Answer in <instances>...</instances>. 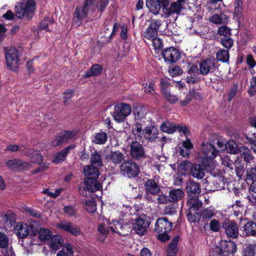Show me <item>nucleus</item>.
<instances>
[{"label": "nucleus", "mask_w": 256, "mask_h": 256, "mask_svg": "<svg viewBox=\"0 0 256 256\" xmlns=\"http://www.w3.org/2000/svg\"><path fill=\"white\" fill-rule=\"evenodd\" d=\"M172 224L166 218H158L156 223L154 231L159 234L158 239L162 242L168 240L170 236L168 233L172 230Z\"/></svg>", "instance_id": "f257e3e1"}, {"label": "nucleus", "mask_w": 256, "mask_h": 256, "mask_svg": "<svg viewBox=\"0 0 256 256\" xmlns=\"http://www.w3.org/2000/svg\"><path fill=\"white\" fill-rule=\"evenodd\" d=\"M218 150L210 143L202 144V164L204 168L210 167L212 165L214 159L217 156Z\"/></svg>", "instance_id": "f03ea898"}, {"label": "nucleus", "mask_w": 256, "mask_h": 256, "mask_svg": "<svg viewBox=\"0 0 256 256\" xmlns=\"http://www.w3.org/2000/svg\"><path fill=\"white\" fill-rule=\"evenodd\" d=\"M16 15L19 18L26 17L30 18L34 15L36 8L34 0H28L26 4L18 2L16 6Z\"/></svg>", "instance_id": "7ed1b4c3"}, {"label": "nucleus", "mask_w": 256, "mask_h": 256, "mask_svg": "<svg viewBox=\"0 0 256 256\" xmlns=\"http://www.w3.org/2000/svg\"><path fill=\"white\" fill-rule=\"evenodd\" d=\"M96 0H85L82 6L76 8L74 17L80 21L86 18L88 14H92L96 8Z\"/></svg>", "instance_id": "20e7f679"}, {"label": "nucleus", "mask_w": 256, "mask_h": 256, "mask_svg": "<svg viewBox=\"0 0 256 256\" xmlns=\"http://www.w3.org/2000/svg\"><path fill=\"white\" fill-rule=\"evenodd\" d=\"M132 112L131 106L126 103H120L116 105L112 116L115 121L118 122H124L126 118Z\"/></svg>", "instance_id": "39448f33"}, {"label": "nucleus", "mask_w": 256, "mask_h": 256, "mask_svg": "<svg viewBox=\"0 0 256 256\" xmlns=\"http://www.w3.org/2000/svg\"><path fill=\"white\" fill-rule=\"evenodd\" d=\"M4 50L8 67L12 70H16L19 62L17 49L14 47L8 46Z\"/></svg>", "instance_id": "423d86ee"}, {"label": "nucleus", "mask_w": 256, "mask_h": 256, "mask_svg": "<svg viewBox=\"0 0 256 256\" xmlns=\"http://www.w3.org/2000/svg\"><path fill=\"white\" fill-rule=\"evenodd\" d=\"M237 250L236 244L231 240L222 241L220 246L216 248V256H230Z\"/></svg>", "instance_id": "0eeeda50"}, {"label": "nucleus", "mask_w": 256, "mask_h": 256, "mask_svg": "<svg viewBox=\"0 0 256 256\" xmlns=\"http://www.w3.org/2000/svg\"><path fill=\"white\" fill-rule=\"evenodd\" d=\"M110 228L112 232L126 236L132 231V224L130 222L114 220L110 223Z\"/></svg>", "instance_id": "6e6552de"}, {"label": "nucleus", "mask_w": 256, "mask_h": 256, "mask_svg": "<svg viewBox=\"0 0 256 256\" xmlns=\"http://www.w3.org/2000/svg\"><path fill=\"white\" fill-rule=\"evenodd\" d=\"M101 188V184L96 179L85 178L82 186L79 188V193L80 195L88 196L86 192H94L98 190Z\"/></svg>", "instance_id": "1a4fd4ad"}, {"label": "nucleus", "mask_w": 256, "mask_h": 256, "mask_svg": "<svg viewBox=\"0 0 256 256\" xmlns=\"http://www.w3.org/2000/svg\"><path fill=\"white\" fill-rule=\"evenodd\" d=\"M150 224L148 217H138L132 224V230L139 236H144L147 232V228Z\"/></svg>", "instance_id": "9d476101"}, {"label": "nucleus", "mask_w": 256, "mask_h": 256, "mask_svg": "<svg viewBox=\"0 0 256 256\" xmlns=\"http://www.w3.org/2000/svg\"><path fill=\"white\" fill-rule=\"evenodd\" d=\"M198 66L200 74L202 75L213 73L216 69V60L214 58L201 60L198 62Z\"/></svg>", "instance_id": "9b49d317"}, {"label": "nucleus", "mask_w": 256, "mask_h": 256, "mask_svg": "<svg viewBox=\"0 0 256 256\" xmlns=\"http://www.w3.org/2000/svg\"><path fill=\"white\" fill-rule=\"evenodd\" d=\"M139 171V168L135 162L132 160H126L123 162L120 167V172L129 178L136 176Z\"/></svg>", "instance_id": "f8f14e48"}, {"label": "nucleus", "mask_w": 256, "mask_h": 256, "mask_svg": "<svg viewBox=\"0 0 256 256\" xmlns=\"http://www.w3.org/2000/svg\"><path fill=\"white\" fill-rule=\"evenodd\" d=\"M186 0H178L172 2L169 6L164 8L163 15L164 18H168L174 14L180 15L184 9V4Z\"/></svg>", "instance_id": "ddd939ff"}, {"label": "nucleus", "mask_w": 256, "mask_h": 256, "mask_svg": "<svg viewBox=\"0 0 256 256\" xmlns=\"http://www.w3.org/2000/svg\"><path fill=\"white\" fill-rule=\"evenodd\" d=\"M150 24L144 32V36L151 40L158 36V30L162 25V22L160 20L152 19L150 20Z\"/></svg>", "instance_id": "4468645a"}, {"label": "nucleus", "mask_w": 256, "mask_h": 256, "mask_svg": "<svg viewBox=\"0 0 256 256\" xmlns=\"http://www.w3.org/2000/svg\"><path fill=\"white\" fill-rule=\"evenodd\" d=\"M77 134L76 130L64 131L56 136L54 139L51 142V144L54 146H58L62 143L74 138Z\"/></svg>", "instance_id": "2eb2a0df"}, {"label": "nucleus", "mask_w": 256, "mask_h": 256, "mask_svg": "<svg viewBox=\"0 0 256 256\" xmlns=\"http://www.w3.org/2000/svg\"><path fill=\"white\" fill-rule=\"evenodd\" d=\"M168 0H146V6L149 10L154 14H158L161 8L164 11V8L168 6Z\"/></svg>", "instance_id": "dca6fc26"}, {"label": "nucleus", "mask_w": 256, "mask_h": 256, "mask_svg": "<svg viewBox=\"0 0 256 256\" xmlns=\"http://www.w3.org/2000/svg\"><path fill=\"white\" fill-rule=\"evenodd\" d=\"M224 230V232L227 236L236 238L238 235V224L234 221L228 220H225L222 226Z\"/></svg>", "instance_id": "f3484780"}, {"label": "nucleus", "mask_w": 256, "mask_h": 256, "mask_svg": "<svg viewBox=\"0 0 256 256\" xmlns=\"http://www.w3.org/2000/svg\"><path fill=\"white\" fill-rule=\"evenodd\" d=\"M130 154L134 160L144 157L145 152L142 144L136 140L132 141L130 145Z\"/></svg>", "instance_id": "a211bd4d"}, {"label": "nucleus", "mask_w": 256, "mask_h": 256, "mask_svg": "<svg viewBox=\"0 0 256 256\" xmlns=\"http://www.w3.org/2000/svg\"><path fill=\"white\" fill-rule=\"evenodd\" d=\"M164 61L168 64L176 62L180 58L179 51L174 47L164 49L162 52Z\"/></svg>", "instance_id": "6ab92c4d"}, {"label": "nucleus", "mask_w": 256, "mask_h": 256, "mask_svg": "<svg viewBox=\"0 0 256 256\" xmlns=\"http://www.w3.org/2000/svg\"><path fill=\"white\" fill-rule=\"evenodd\" d=\"M57 227L74 236H78L81 233L80 229L78 226L69 222L62 221L57 224Z\"/></svg>", "instance_id": "aec40b11"}, {"label": "nucleus", "mask_w": 256, "mask_h": 256, "mask_svg": "<svg viewBox=\"0 0 256 256\" xmlns=\"http://www.w3.org/2000/svg\"><path fill=\"white\" fill-rule=\"evenodd\" d=\"M6 166L10 170H23L28 168L30 164L28 162L22 161L18 159L8 160L6 162Z\"/></svg>", "instance_id": "412c9836"}, {"label": "nucleus", "mask_w": 256, "mask_h": 256, "mask_svg": "<svg viewBox=\"0 0 256 256\" xmlns=\"http://www.w3.org/2000/svg\"><path fill=\"white\" fill-rule=\"evenodd\" d=\"M110 224L106 219L104 218H100L99 224L98 228V230L100 234L102 235V238L100 240L104 241L106 238L110 230Z\"/></svg>", "instance_id": "4be33fe9"}, {"label": "nucleus", "mask_w": 256, "mask_h": 256, "mask_svg": "<svg viewBox=\"0 0 256 256\" xmlns=\"http://www.w3.org/2000/svg\"><path fill=\"white\" fill-rule=\"evenodd\" d=\"M209 20L210 22L216 25L226 24L230 20V17L224 12H220L219 14H214L210 18Z\"/></svg>", "instance_id": "5701e85b"}, {"label": "nucleus", "mask_w": 256, "mask_h": 256, "mask_svg": "<svg viewBox=\"0 0 256 256\" xmlns=\"http://www.w3.org/2000/svg\"><path fill=\"white\" fill-rule=\"evenodd\" d=\"M75 148V145L71 144L64 148L60 152H57L54 156L52 162L56 164L61 162L66 159L67 154L69 153L70 150H73Z\"/></svg>", "instance_id": "b1692460"}, {"label": "nucleus", "mask_w": 256, "mask_h": 256, "mask_svg": "<svg viewBox=\"0 0 256 256\" xmlns=\"http://www.w3.org/2000/svg\"><path fill=\"white\" fill-rule=\"evenodd\" d=\"M198 74L200 70L198 66L196 65H192L188 71L186 81L188 84H194L199 80Z\"/></svg>", "instance_id": "393cba45"}, {"label": "nucleus", "mask_w": 256, "mask_h": 256, "mask_svg": "<svg viewBox=\"0 0 256 256\" xmlns=\"http://www.w3.org/2000/svg\"><path fill=\"white\" fill-rule=\"evenodd\" d=\"M14 229L18 237L20 238H25L30 234V230L27 224L24 222L18 223Z\"/></svg>", "instance_id": "a878e982"}, {"label": "nucleus", "mask_w": 256, "mask_h": 256, "mask_svg": "<svg viewBox=\"0 0 256 256\" xmlns=\"http://www.w3.org/2000/svg\"><path fill=\"white\" fill-rule=\"evenodd\" d=\"M108 162H111L114 164H120L123 160L125 156L124 154L120 151L112 152L106 156Z\"/></svg>", "instance_id": "bb28decb"}, {"label": "nucleus", "mask_w": 256, "mask_h": 256, "mask_svg": "<svg viewBox=\"0 0 256 256\" xmlns=\"http://www.w3.org/2000/svg\"><path fill=\"white\" fill-rule=\"evenodd\" d=\"M84 173L86 178L96 179L100 175L98 168L95 166H86L84 168Z\"/></svg>", "instance_id": "cd10ccee"}, {"label": "nucleus", "mask_w": 256, "mask_h": 256, "mask_svg": "<svg viewBox=\"0 0 256 256\" xmlns=\"http://www.w3.org/2000/svg\"><path fill=\"white\" fill-rule=\"evenodd\" d=\"M158 130L151 125L144 128V137L146 140L152 142L158 138Z\"/></svg>", "instance_id": "c85d7f7f"}, {"label": "nucleus", "mask_w": 256, "mask_h": 256, "mask_svg": "<svg viewBox=\"0 0 256 256\" xmlns=\"http://www.w3.org/2000/svg\"><path fill=\"white\" fill-rule=\"evenodd\" d=\"M144 186L146 192L150 194H156L160 192V186L153 179L146 180L145 182Z\"/></svg>", "instance_id": "c756f323"}, {"label": "nucleus", "mask_w": 256, "mask_h": 256, "mask_svg": "<svg viewBox=\"0 0 256 256\" xmlns=\"http://www.w3.org/2000/svg\"><path fill=\"white\" fill-rule=\"evenodd\" d=\"M188 194L190 196H197L200 192L199 184L193 180L190 181L186 187Z\"/></svg>", "instance_id": "7c9ffc66"}, {"label": "nucleus", "mask_w": 256, "mask_h": 256, "mask_svg": "<svg viewBox=\"0 0 256 256\" xmlns=\"http://www.w3.org/2000/svg\"><path fill=\"white\" fill-rule=\"evenodd\" d=\"M190 176L200 180L204 176V169L200 164H194Z\"/></svg>", "instance_id": "2f4dec72"}, {"label": "nucleus", "mask_w": 256, "mask_h": 256, "mask_svg": "<svg viewBox=\"0 0 256 256\" xmlns=\"http://www.w3.org/2000/svg\"><path fill=\"white\" fill-rule=\"evenodd\" d=\"M25 154L30 158L32 162L40 164L43 161L42 156L38 150H28Z\"/></svg>", "instance_id": "473e14b6"}, {"label": "nucleus", "mask_w": 256, "mask_h": 256, "mask_svg": "<svg viewBox=\"0 0 256 256\" xmlns=\"http://www.w3.org/2000/svg\"><path fill=\"white\" fill-rule=\"evenodd\" d=\"M188 210L198 211L202 206V202L197 196H191L187 202Z\"/></svg>", "instance_id": "72a5a7b5"}, {"label": "nucleus", "mask_w": 256, "mask_h": 256, "mask_svg": "<svg viewBox=\"0 0 256 256\" xmlns=\"http://www.w3.org/2000/svg\"><path fill=\"white\" fill-rule=\"evenodd\" d=\"M216 60L224 63H228L230 59V53L228 50L220 48L216 54Z\"/></svg>", "instance_id": "f704fd0d"}, {"label": "nucleus", "mask_w": 256, "mask_h": 256, "mask_svg": "<svg viewBox=\"0 0 256 256\" xmlns=\"http://www.w3.org/2000/svg\"><path fill=\"white\" fill-rule=\"evenodd\" d=\"M194 164L190 161L186 160L180 164L178 170L182 174L190 176Z\"/></svg>", "instance_id": "c9c22d12"}, {"label": "nucleus", "mask_w": 256, "mask_h": 256, "mask_svg": "<svg viewBox=\"0 0 256 256\" xmlns=\"http://www.w3.org/2000/svg\"><path fill=\"white\" fill-rule=\"evenodd\" d=\"M244 231L248 236H256V223L248 222L244 226Z\"/></svg>", "instance_id": "e433bc0d"}, {"label": "nucleus", "mask_w": 256, "mask_h": 256, "mask_svg": "<svg viewBox=\"0 0 256 256\" xmlns=\"http://www.w3.org/2000/svg\"><path fill=\"white\" fill-rule=\"evenodd\" d=\"M184 196V192L180 188L172 189L169 192V198L170 201L176 202L180 200Z\"/></svg>", "instance_id": "4c0bfd02"}, {"label": "nucleus", "mask_w": 256, "mask_h": 256, "mask_svg": "<svg viewBox=\"0 0 256 256\" xmlns=\"http://www.w3.org/2000/svg\"><path fill=\"white\" fill-rule=\"evenodd\" d=\"M178 240V236H176L172 238L169 244L166 256H176L178 250L177 246Z\"/></svg>", "instance_id": "58836bf2"}, {"label": "nucleus", "mask_w": 256, "mask_h": 256, "mask_svg": "<svg viewBox=\"0 0 256 256\" xmlns=\"http://www.w3.org/2000/svg\"><path fill=\"white\" fill-rule=\"evenodd\" d=\"M52 232L48 228H40L38 231V238L42 242L48 241L52 238Z\"/></svg>", "instance_id": "ea45409f"}, {"label": "nucleus", "mask_w": 256, "mask_h": 256, "mask_svg": "<svg viewBox=\"0 0 256 256\" xmlns=\"http://www.w3.org/2000/svg\"><path fill=\"white\" fill-rule=\"evenodd\" d=\"M90 161L91 162L90 165L96 166H102V156L100 153L96 150L92 153Z\"/></svg>", "instance_id": "a19ab883"}, {"label": "nucleus", "mask_w": 256, "mask_h": 256, "mask_svg": "<svg viewBox=\"0 0 256 256\" xmlns=\"http://www.w3.org/2000/svg\"><path fill=\"white\" fill-rule=\"evenodd\" d=\"M132 132L136 140H140L142 136H144V129H142V125L136 122L132 126Z\"/></svg>", "instance_id": "79ce46f5"}, {"label": "nucleus", "mask_w": 256, "mask_h": 256, "mask_svg": "<svg viewBox=\"0 0 256 256\" xmlns=\"http://www.w3.org/2000/svg\"><path fill=\"white\" fill-rule=\"evenodd\" d=\"M176 124L174 123L168 121L164 122L161 125L160 129L163 132L172 134L176 132Z\"/></svg>", "instance_id": "37998d69"}, {"label": "nucleus", "mask_w": 256, "mask_h": 256, "mask_svg": "<svg viewBox=\"0 0 256 256\" xmlns=\"http://www.w3.org/2000/svg\"><path fill=\"white\" fill-rule=\"evenodd\" d=\"M50 239V248L54 250H58L62 245V238L59 235H56Z\"/></svg>", "instance_id": "c03bdc74"}, {"label": "nucleus", "mask_w": 256, "mask_h": 256, "mask_svg": "<svg viewBox=\"0 0 256 256\" xmlns=\"http://www.w3.org/2000/svg\"><path fill=\"white\" fill-rule=\"evenodd\" d=\"M102 67L99 64L93 65L90 69L86 72L84 78H88L91 76H96L98 75L102 72Z\"/></svg>", "instance_id": "a18cd8bd"}, {"label": "nucleus", "mask_w": 256, "mask_h": 256, "mask_svg": "<svg viewBox=\"0 0 256 256\" xmlns=\"http://www.w3.org/2000/svg\"><path fill=\"white\" fill-rule=\"evenodd\" d=\"M108 140V136L106 132H100L96 133L92 142L98 144H104Z\"/></svg>", "instance_id": "49530a36"}, {"label": "nucleus", "mask_w": 256, "mask_h": 256, "mask_svg": "<svg viewBox=\"0 0 256 256\" xmlns=\"http://www.w3.org/2000/svg\"><path fill=\"white\" fill-rule=\"evenodd\" d=\"M73 252L72 246L70 244H66L62 250L58 252L56 256H72Z\"/></svg>", "instance_id": "de8ad7c7"}, {"label": "nucleus", "mask_w": 256, "mask_h": 256, "mask_svg": "<svg viewBox=\"0 0 256 256\" xmlns=\"http://www.w3.org/2000/svg\"><path fill=\"white\" fill-rule=\"evenodd\" d=\"M170 80L166 78H162L160 80V88L162 94L170 91L171 86Z\"/></svg>", "instance_id": "09e8293b"}, {"label": "nucleus", "mask_w": 256, "mask_h": 256, "mask_svg": "<svg viewBox=\"0 0 256 256\" xmlns=\"http://www.w3.org/2000/svg\"><path fill=\"white\" fill-rule=\"evenodd\" d=\"M197 211H194L192 212V210H188L186 214V217L188 220L190 222L198 223L200 220V217L198 214L197 213Z\"/></svg>", "instance_id": "8fccbe9b"}, {"label": "nucleus", "mask_w": 256, "mask_h": 256, "mask_svg": "<svg viewBox=\"0 0 256 256\" xmlns=\"http://www.w3.org/2000/svg\"><path fill=\"white\" fill-rule=\"evenodd\" d=\"M85 210L89 213H94L96 210V201L94 200H90L85 202Z\"/></svg>", "instance_id": "3c124183"}, {"label": "nucleus", "mask_w": 256, "mask_h": 256, "mask_svg": "<svg viewBox=\"0 0 256 256\" xmlns=\"http://www.w3.org/2000/svg\"><path fill=\"white\" fill-rule=\"evenodd\" d=\"M218 34L224 38L229 37L232 35V29L224 24L218 28Z\"/></svg>", "instance_id": "603ef678"}, {"label": "nucleus", "mask_w": 256, "mask_h": 256, "mask_svg": "<svg viewBox=\"0 0 256 256\" xmlns=\"http://www.w3.org/2000/svg\"><path fill=\"white\" fill-rule=\"evenodd\" d=\"M225 148L228 152L230 154H236L238 151L237 144L233 140H230L226 143Z\"/></svg>", "instance_id": "864d4df0"}, {"label": "nucleus", "mask_w": 256, "mask_h": 256, "mask_svg": "<svg viewBox=\"0 0 256 256\" xmlns=\"http://www.w3.org/2000/svg\"><path fill=\"white\" fill-rule=\"evenodd\" d=\"M27 224L30 230V234L32 236H35L37 234L38 231H39V222L34 220L32 221Z\"/></svg>", "instance_id": "5fc2aeb1"}, {"label": "nucleus", "mask_w": 256, "mask_h": 256, "mask_svg": "<svg viewBox=\"0 0 256 256\" xmlns=\"http://www.w3.org/2000/svg\"><path fill=\"white\" fill-rule=\"evenodd\" d=\"M255 253V246L252 244H249L246 246L242 250V256H254Z\"/></svg>", "instance_id": "6e6d98bb"}, {"label": "nucleus", "mask_w": 256, "mask_h": 256, "mask_svg": "<svg viewBox=\"0 0 256 256\" xmlns=\"http://www.w3.org/2000/svg\"><path fill=\"white\" fill-rule=\"evenodd\" d=\"M74 96V90L68 89L64 92V103L66 106L70 104V100Z\"/></svg>", "instance_id": "4d7b16f0"}, {"label": "nucleus", "mask_w": 256, "mask_h": 256, "mask_svg": "<svg viewBox=\"0 0 256 256\" xmlns=\"http://www.w3.org/2000/svg\"><path fill=\"white\" fill-rule=\"evenodd\" d=\"M220 44L228 50L234 45V40L230 36L222 38L220 39Z\"/></svg>", "instance_id": "13d9d810"}, {"label": "nucleus", "mask_w": 256, "mask_h": 256, "mask_svg": "<svg viewBox=\"0 0 256 256\" xmlns=\"http://www.w3.org/2000/svg\"><path fill=\"white\" fill-rule=\"evenodd\" d=\"M64 212L65 214L68 216H76L78 213L77 210L74 206L68 205L64 208Z\"/></svg>", "instance_id": "bf43d9fd"}, {"label": "nucleus", "mask_w": 256, "mask_h": 256, "mask_svg": "<svg viewBox=\"0 0 256 256\" xmlns=\"http://www.w3.org/2000/svg\"><path fill=\"white\" fill-rule=\"evenodd\" d=\"M53 22V20H50L49 18L45 17L40 23V28L42 30H45L46 31H50V30L49 28V26L52 25Z\"/></svg>", "instance_id": "052dcab7"}, {"label": "nucleus", "mask_w": 256, "mask_h": 256, "mask_svg": "<svg viewBox=\"0 0 256 256\" xmlns=\"http://www.w3.org/2000/svg\"><path fill=\"white\" fill-rule=\"evenodd\" d=\"M134 114L136 118L141 120L144 118L146 114V110L142 107H137L134 110Z\"/></svg>", "instance_id": "680f3d73"}, {"label": "nucleus", "mask_w": 256, "mask_h": 256, "mask_svg": "<svg viewBox=\"0 0 256 256\" xmlns=\"http://www.w3.org/2000/svg\"><path fill=\"white\" fill-rule=\"evenodd\" d=\"M162 94L165 99L171 104H174L178 100V96L176 95L172 94L170 90Z\"/></svg>", "instance_id": "e2e57ef3"}, {"label": "nucleus", "mask_w": 256, "mask_h": 256, "mask_svg": "<svg viewBox=\"0 0 256 256\" xmlns=\"http://www.w3.org/2000/svg\"><path fill=\"white\" fill-rule=\"evenodd\" d=\"M4 223L6 225L12 226L15 222V215L12 212H9L4 215Z\"/></svg>", "instance_id": "0e129e2a"}, {"label": "nucleus", "mask_w": 256, "mask_h": 256, "mask_svg": "<svg viewBox=\"0 0 256 256\" xmlns=\"http://www.w3.org/2000/svg\"><path fill=\"white\" fill-rule=\"evenodd\" d=\"M202 220H208L214 216V212L213 210L210 209L206 208L204 210L202 214Z\"/></svg>", "instance_id": "69168bd1"}, {"label": "nucleus", "mask_w": 256, "mask_h": 256, "mask_svg": "<svg viewBox=\"0 0 256 256\" xmlns=\"http://www.w3.org/2000/svg\"><path fill=\"white\" fill-rule=\"evenodd\" d=\"M176 130H178L180 133L183 134L186 136H188L190 134V131L186 126L184 124H176Z\"/></svg>", "instance_id": "338daca9"}, {"label": "nucleus", "mask_w": 256, "mask_h": 256, "mask_svg": "<svg viewBox=\"0 0 256 256\" xmlns=\"http://www.w3.org/2000/svg\"><path fill=\"white\" fill-rule=\"evenodd\" d=\"M8 238L6 235L2 232H0V248H5L8 246Z\"/></svg>", "instance_id": "774afa93"}]
</instances>
